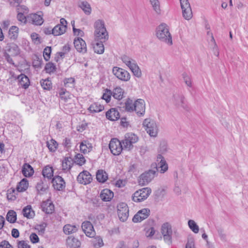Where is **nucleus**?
<instances>
[{
    "mask_svg": "<svg viewBox=\"0 0 248 248\" xmlns=\"http://www.w3.org/2000/svg\"><path fill=\"white\" fill-rule=\"evenodd\" d=\"M94 37L96 41H98L93 46L94 52L101 54L104 52L103 43L108 38V34L105 26V22L103 20L98 19L94 24Z\"/></svg>",
    "mask_w": 248,
    "mask_h": 248,
    "instance_id": "obj_1",
    "label": "nucleus"
},
{
    "mask_svg": "<svg viewBox=\"0 0 248 248\" xmlns=\"http://www.w3.org/2000/svg\"><path fill=\"white\" fill-rule=\"evenodd\" d=\"M156 35L158 39L169 45L172 44V37L167 25L165 23L160 24L156 28Z\"/></svg>",
    "mask_w": 248,
    "mask_h": 248,
    "instance_id": "obj_2",
    "label": "nucleus"
},
{
    "mask_svg": "<svg viewBox=\"0 0 248 248\" xmlns=\"http://www.w3.org/2000/svg\"><path fill=\"white\" fill-rule=\"evenodd\" d=\"M143 127L151 137H156L158 133V127L155 121L150 118L145 119L142 123Z\"/></svg>",
    "mask_w": 248,
    "mask_h": 248,
    "instance_id": "obj_3",
    "label": "nucleus"
},
{
    "mask_svg": "<svg viewBox=\"0 0 248 248\" xmlns=\"http://www.w3.org/2000/svg\"><path fill=\"white\" fill-rule=\"evenodd\" d=\"M152 190L150 187H144L136 191L132 195V200L140 202L146 200L150 195Z\"/></svg>",
    "mask_w": 248,
    "mask_h": 248,
    "instance_id": "obj_4",
    "label": "nucleus"
},
{
    "mask_svg": "<svg viewBox=\"0 0 248 248\" xmlns=\"http://www.w3.org/2000/svg\"><path fill=\"white\" fill-rule=\"evenodd\" d=\"M156 174V171L150 170L141 174L139 177V183L140 185L145 186L150 182Z\"/></svg>",
    "mask_w": 248,
    "mask_h": 248,
    "instance_id": "obj_5",
    "label": "nucleus"
},
{
    "mask_svg": "<svg viewBox=\"0 0 248 248\" xmlns=\"http://www.w3.org/2000/svg\"><path fill=\"white\" fill-rule=\"evenodd\" d=\"M109 148L111 153L114 155H119L123 149L122 142L116 138L111 140L109 144Z\"/></svg>",
    "mask_w": 248,
    "mask_h": 248,
    "instance_id": "obj_6",
    "label": "nucleus"
},
{
    "mask_svg": "<svg viewBox=\"0 0 248 248\" xmlns=\"http://www.w3.org/2000/svg\"><path fill=\"white\" fill-rule=\"evenodd\" d=\"M112 73L119 79L122 81H127L130 78V75L127 71L117 66L113 68Z\"/></svg>",
    "mask_w": 248,
    "mask_h": 248,
    "instance_id": "obj_7",
    "label": "nucleus"
},
{
    "mask_svg": "<svg viewBox=\"0 0 248 248\" xmlns=\"http://www.w3.org/2000/svg\"><path fill=\"white\" fill-rule=\"evenodd\" d=\"M118 216L120 220L123 222L125 221L129 216V208L125 203H120L118 205Z\"/></svg>",
    "mask_w": 248,
    "mask_h": 248,
    "instance_id": "obj_8",
    "label": "nucleus"
},
{
    "mask_svg": "<svg viewBox=\"0 0 248 248\" xmlns=\"http://www.w3.org/2000/svg\"><path fill=\"white\" fill-rule=\"evenodd\" d=\"M156 161L157 164H155V170H156V172L158 171L160 173H163L168 170V164L161 155L159 154L157 155Z\"/></svg>",
    "mask_w": 248,
    "mask_h": 248,
    "instance_id": "obj_9",
    "label": "nucleus"
},
{
    "mask_svg": "<svg viewBox=\"0 0 248 248\" xmlns=\"http://www.w3.org/2000/svg\"><path fill=\"white\" fill-rule=\"evenodd\" d=\"M150 210L148 208L140 210L133 217L132 221L134 223L140 222L147 218L150 215Z\"/></svg>",
    "mask_w": 248,
    "mask_h": 248,
    "instance_id": "obj_10",
    "label": "nucleus"
},
{
    "mask_svg": "<svg viewBox=\"0 0 248 248\" xmlns=\"http://www.w3.org/2000/svg\"><path fill=\"white\" fill-rule=\"evenodd\" d=\"M81 228L83 232L87 237L93 238L95 236L96 233L93 226L90 221H84L82 223Z\"/></svg>",
    "mask_w": 248,
    "mask_h": 248,
    "instance_id": "obj_11",
    "label": "nucleus"
},
{
    "mask_svg": "<svg viewBox=\"0 0 248 248\" xmlns=\"http://www.w3.org/2000/svg\"><path fill=\"white\" fill-rule=\"evenodd\" d=\"M161 230L164 240L166 242H170L172 234L171 226L168 222L165 223L162 225Z\"/></svg>",
    "mask_w": 248,
    "mask_h": 248,
    "instance_id": "obj_12",
    "label": "nucleus"
},
{
    "mask_svg": "<svg viewBox=\"0 0 248 248\" xmlns=\"http://www.w3.org/2000/svg\"><path fill=\"white\" fill-rule=\"evenodd\" d=\"M52 186L55 190L62 191L65 187V182L64 179L59 175H55L51 181Z\"/></svg>",
    "mask_w": 248,
    "mask_h": 248,
    "instance_id": "obj_13",
    "label": "nucleus"
},
{
    "mask_svg": "<svg viewBox=\"0 0 248 248\" xmlns=\"http://www.w3.org/2000/svg\"><path fill=\"white\" fill-rule=\"evenodd\" d=\"M134 111L137 115L141 117L144 115L145 111V103L144 100L138 99L135 101Z\"/></svg>",
    "mask_w": 248,
    "mask_h": 248,
    "instance_id": "obj_14",
    "label": "nucleus"
},
{
    "mask_svg": "<svg viewBox=\"0 0 248 248\" xmlns=\"http://www.w3.org/2000/svg\"><path fill=\"white\" fill-rule=\"evenodd\" d=\"M78 183L83 185H87L92 181V177L90 172L87 170H83L80 172L77 177Z\"/></svg>",
    "mask_w": 248,
    "mask_h": 248,
    "instance_id": "obj_15",
    "label": "nucleus"
},
{
    "mask_svg": "<svg viewBox=\"0 0 248 248\" xmlns=\"http://www.w3.org/2000/svg\"><path fill=\"white\" fill-rule=\"evenodd\" d=\"M75 47L79 52L85 53L87 51L86 44L81 37H78L74 41Z\"/></svg>",
    "mask_w": 248,
    "mask_h": 248,
    "instance_id": "obj_16",
    "label": "nucleus"
},
{
    "mask_svg": "<svg viewBox=\"0 0 248 248\" xmlns=\"http://www.w3.org/2000/svg\"><path fill=\"white\" fill-rule=\"evenodd\" d=\"M41 207L42 210L46 214H52L54 211V205L50 200L43 202Z\"/></svg>",
    "mask_w": 248,
    "mask_h": 248,
    "instance_id": "obj_17",
    "label": "nucleus"
},
{
    "mask_svg": "<svg viewBox=\"0 0 248 248\" xmlns=\"http://www.w3.org/2000/svg\"><path fill=\"white\" fill-rule=\"evenodd\" d=\"M15 78L18 79L19 86L25 89H27L30 85V79L25 74H21Z\"/></svg>",
    "mask_w": 248,
    "mask_h": 248,
    "instance_id": "obj_18",
    "label": "nucleus"
},
{
    "mask_svg": "<svg viewBox=\"0 0 248 248\" xmlns=\"http://www.w3.org/2000/svg\"><path fill=\"white\" fill-rule=\"evenodd\" d=\"M173 98L176 105L183 108L186 110H188V106L186 103V101L183 95H173Z\"/></svg>",
    "mask_w": 248,
    "mask_h": 248,
    "instance_id": "obj_19",
    "label": "nucleus"
},
{
    "mask_svg": "<svg viewBox=\"0 0 248 248\" xmlns=\"http://www.w3.org/2000/svg\"><path fill=\"white\" fill-rule=\"evenodd\" d=\"M106 116L108 119L112 121L117 120L120 117L119 111L115 108H111L107 111Z\"/></svg>",
    "mask_w": 248,
    "mask_h": 248,
    "instance_id": "obj_20",
    "label": "nucleus"
},
{
    "mask_svg": "<svg viewBox=\"0 0 248 248\" xmlns=\"http://www.w3.org/2000/svg\"><path fill=\"white\" fill-rule=\"evenodd\" d=\"M113 192L108 188L103 189L100 194L101 200L104 202L110 201L113 197Z\"/></svg>",
    "mask_w": 248,
    "mask_h": 248,
    "instance_id": "obj_21",
    "label": "nucleus"
},
{
    "mask_svg": "<svg viewBox=\"0 0 248 248\" xmlns=\"http://www.w3.org/2000/svg\"><path fill=\"white\" fill-rule=\"evenodd\" d=\"M79 148L81 153L86 154L92 150L93 145L89 141L84 140L80 143Z\"/></svg>",
    "mask_w": 248,
    "mask_h": 248,
    "instance_id": "obj_22",
    "label": "nucleus"
},
{
    "mask_svg": "<svg viewBox=\"0 0 248 248\" xmlns=\"http://www.w3.org/2000/svg\"><path fill=\"white\" fill-rule=\"evenodd\" d=\"M66 244L68 247L71 248H78L81 245L80 241L77 238L69 236L66 239Z\"/></svg>",
    "mask_w": 248,
    "mask_h": 248,
    "instance_id": "obj_23",
    "label": "nucleus"
},
{
    "mask_svg": "<svg viewBox=\"0 0 248 248\" xmlns=\"http://www.w3.org/2000/svg\"><path fill=\"white\" fill-rule=\"evenodd\" d=\"M104 109L103 105H101L98 102H94L88 108V110L91 113H99Z\"/></svg>",
    "mask_w": 248,
    "mask_h": 248,
    "instance_id": "obj_24",
    "label": "nucleus"
},
{
    "mask_svg": "<svg viewBox=\"0 0 248 248\" xmlns=\"http://www.w3.org/2000/svg\"><path fill=\"white\" fill-rule=\"evenodd\" d=\"M22 213L24 217L28 219L33 218L35 215V212L31 205H28L24 207Z\"/></svg>",
    "mask_w": 248,
    "mask_h": 248,
    "instance_id": "obj_25",
    "label": "nucleus"
},
{
    "mask_svg": "<svg viewBox=\"0 0 248 248\" xmlns=\"http://www.w3.org/2000/svg\"><path fill=\"white\" fill-rule=\"evenodd\" d=\"M73 165V160L71 157H65L62 160V169L66 172L70 170Z\"/></svg>",
    "mask_w": 248,
    "mask_h": 248,
    "instance_id": "obj_26",
    "label": "nucleus"
},
{
    "mask_svg": "<svg viewBox=\"0 0 248 248\" xmlns=\"http://www.w3.org/2000/svg\"><path fill=\"white\" fill-rule=\"evenodd\" d=\"M124 90L120 87L115 88L112 92V96L116 99L120 100L124 97Z\"/></svg>",
    "mask_w": 248,
    "mask_h": 248,
    "instance_id": "obj_27",
    "label": "nucleus"
},
{
    "mask_svg": "<svg viewBox=\"0 0 248 248\" xmlns=\"http://www.w3.org/2000/svg\"><path fill=\"white\" fill-rule=\"evenodd\" d=\"M22 172L25 177H30L33 175L34 170L29 164L25 163L23 166Z\"/></svg>",
    "mask_w": 248,
    "mask_h": 248,
    "instance_id": "obj_28",
    "label": "nucleus"
},
{
    "mask_svg": "<svg viewBox=\"0 0 248 248\" xmlns=\"http://www.w3.org/2000/svg\"><path fill=\"white\" fill-rule=\"evenodd\" d=\"M54 170L53 168L49 165H47L44 167L42 170V174L45 178L48 179H52L53 177Z\"/></svg>",
    "mask_w": 248,
    "mask_h": 248,
    "instance_id": "obj_29",
    "label": "nucleus"
},
{
    "mask_svg": "<svg viewBox=\"0 0 248 248\" xmlns=\"http://www.w3.org/2000/svg\"><path fill=\"white\" fill-rule=\"evenodd\" d=\"M36 188L39 194H43L47 190L48 186L46 183H45L43 181L40 180L37 183Z\"/></svg>",
    "mask_w": 248,
    "mask_h": 248,
    "instance_id": "obj_30",
    "label": "nucleus"
},
{
    "mask_svg": "<svg viewBox=\"0 0 248 248\" xmlns=\"http://www.w3.org/2000/svg\"><path fill=\"white\" fill-rule=\"evenodd\" d=\"M97 180L100 182L103 183L108 179V174L103 170H99L96 172V174Z\"/></svg>",
    "mask_w": 248,
    "mask_h": 248,
    "instance_id": "obj_31",
    "label": "nucleus"
},
{
    "mask_svg": "<svg viewBox=\"0 0 248 248\" xmlns=\"http://www.w3.org/2000/svg\"><path fill=\"white\" fill-rule=\"evenodd\" d=\"M66 30L65 26H62V25H57L52 29L51 31L52 34L54 36H59L65 33Z\"/></svg>",
    "mask_w": 248,
    "mask_h": 248,
    "instance_id": "obj_32",
    "label": "nucleus"
},
{
    "mask_svg": "<svg viewBox=\"0 0 248 248\" xmlns=\"http://www.w3.org/2000/svg\"><path fill=\"white\" fill-rule=\"evenodd\" d=\"M78 229V226L71 224H66L64 226L63 231L65 234H70L77 232Z\"/></svg>",
    "mask_w": 248,
    "mask_h": 248,
    "instance_id": "obj_33",
    "label": "nucleus"
},
{
    "mask_svg": "<svg viewBox=\"0 0 248 248\" xmlns=\"http://www.w3.org/2000/svg\"><path fill=\"white\" fill-rule=\"evenodd\" d=\"M19 29L16 26L10 27L8 31V37L12 40H16L18 35Z\"/></svg>",
    "mask_w": 248,
    "mask_h": 248,
    "instance_id": "obj_34",
    "label": "nucleus"
},
{
    "mask_svg": "<svg viewBox=\"0 0 248 248\" xmlns=\"http://www.w3.org/2000/svg\"><path fill=\"white\" fill-rule=\"evenodd\" d=\"M79 7L83 11L86 15H90L92 12V8L90 4L86 1H82Z\"/></svg>",
    "mask_w": 248,
    "mask_h": 248,
    "instance_id": "obj_35",
    "label": "nucleus"
},
{
    "mask_svg": "<svg viewBox=\"0 0 248 248\" xmlns=\"http://www.w3.org/2000/svg\"><path fill=\"white\" fill-rule=\"evenodd\" d=\"M130 70L132 71L134 76L138 78H140L141 76V72L139 67L135 61L129 67Z\"/></svg>",
    "mask_w": 248,
    "mask_h": 248,
    "instance_id": "obj_36",
    "label": "nucleus"
},
{
    "mask_svg": "<svg viewBox=\"0 0 248 248\" xmlns=\"http://www.w3.org/2000/svg\"><path fill=\"white\" fill-rule=\"evenodd\" d=\"M29 183L26 178H23L18 183L16 189L18 192H23L27 190L28 187Z\"/></svg>",
    "mask_w": 248,
    "mask_h": 248,
    "instance_id": "obj_37",
    "label": "nucleus"
},
{
    "mask_svg": "<svg viewBox=\"0 0 248 248\" xmlns=\"http://www.w3.org/2000/svg\"><path fill=\"white\" fill-rule=\"evenodd\" d=\"M91 242L94 248H100L104 245L102 238L100 236H94Z\"/></svg>",
    "mask_w": 248,
    "mask_h": 248,
    "instance_id": "obj_38",
    "label": "nucleus"
},
{
    "mask_svg": "<svg viewBox=\"0 0 248 248\" xmlns=\"http://www.w3.org/2000/svg\"><path fill=\"white\" fill-rule=\"evenodd\" d=\"M9 129L11 132L14 135L15 138H17L21 136V131L20 127L15 124L9 125Z\"/></svg>",
    "mask_w": 248,
    "mask_h": 248,
    "instance_id": "obj_39",
    "label": "nucleus"
},
{
    "mask_svg": "<svg viewBox=\"0 0 248 248\" xmlns=\"http://www.w3.org/2000/svg\"><path fill=\"white\" fill-rule=\"evenodd\" d=\"M31 18L33 23L36 25H41L44 22L43 17L37 14L32 15Z\"/></svg>",
    "mask_w": 248,
    "mask_h": 248,
    "instance_id": "obj_40",
    "label": "nucleus"
},
{
    "mask_svg": "<svg viewBox=\"0 0 248 248\" xmlns=\"http://www.w3.org/2000/svg\"><path fill=\"white\" fill-rule=\"evenodd\" d=\"M7 220L11 223H15L16 220V213L14 210H10L6 215Z\"/></svg>",
    "mask_w": 248,
    "mask_h": 248,
    "instance_id": "obj_41",
    "label": "nucleus"
},
{
    "mask_svg": "<svg viewBox=\"0 0 248 248\" xmlns=\"http://www.w3.org/2000/svg\"><path fill=\"white\" fill-rule=\"evenodd\" d=\"M63 84L66 88H74L75 86V79L71 77L65 78L63 79Z\"/></svg>",
    "mask_w": 248,
    "mask_h": 248,
    "instance_id": "obj_42",
    "label": "nucleus"
},
{
    "mask_svg": "<svg viewBox=\"0 0 248 248\" xmlns=\"http://www.w3.org/2000/svg\"><path fill=\"white\" fill-rule=\"evenodd\" d=\"M40 84L44 90L49 91L52 87L51 81L49 78L41 80Z\"/></svg>",
    "mask_w": 248,
    "mask_h": 248,
    "instance_id": "obj_43",
    "label": "nucleus"
},
{
    "mask_svg": "<svg viewBox=\"0 0 248 248\" xmlns=\"http://www.w3.org/2000/svg\"><path fill=\"white\" fill-rule=\"evenodd\" d=\"M125 110L128 112H133L134 111L135 102L133 103V101L128 98L125 102Z\"/></svg>",
    "mask_w": 248,
    "mask_h": 248,
    "instance_id": "obj_44",
    "label": "nucleus"
},
{
    "mask_svg": "<svg viewBox=\"0 0 248 248\" xmlns=\"http://www.w3.org/2000/svg\"><path fill=\"white\" fill-rule=\"evenodd\" d=\"M58 144L57 141L53 139L46 142V146L51 152H55L58 147Z\"/></svg>",
    "mask_w": 248,
    "mask_h": 248,
    "instance_id": "obj_45",
    "label": "nucleus"
},
{
    "mask_svg": "<svg viewBox=\"0 0 248 248\" xmlns=\"http://www.w3.org/2000/svg\"><path fill=\"white\" fill-rule=\"evenodd\" d=\"M183 17L187 20H190L192 17V12L191 8L182 9Z\"/></svg>",
    "mask_w": 248,
    "mask_h": 248,
    "instance_id": "obj_46",
    "label": "nucleus"
},
{
    "mask_svg": "<svg viewBox=\"0 0 248 248\" xmlns=\"http://www.w3.org/2000/svg\"><path fill=\"white\" fill-rule=\"evenodd\" d=\"M75 162L79 166H82L85 163L86 159L83 155L81 154H78L75 156Z\"/></svg>",
    "mask_w": 248,
    "mask_h": 248,
    "instance_id": "obj_47",
    "label": "nucleus"
},
{
    "mask_svg": "<svg viewBox=\"0 0 248 248\" xmlns=\"http://www.w3.org/2000/svg\"><path fill=\"white\" fill-rule=\"evenodd\" d=\"M188 225L193 232L197 233L199 231V227L196 222L193 220H189Z\"/></svg>",
    "mask_w": 248,
    "mask_h": 248,
    "instance_id": "obj_48",
    "label": "nucleus"
},
{
    "mask_svg": "<svg viewBox=\"0 0 248 248\" xmlns=\"http://www.w3.org/2000/svg\"><path fill=\"white\" fill-rule=\"evenodd\" d=\"M125 138H127L131 143L134 144L137 142L138 140V136L134 133H129L125 135Z\"/></svg>",
    "mask_w": 248,
    "mask_h": 248,
    "instance_id": "obj_49",
    "label": "nucleus"
},
{
    "mask_svg": "<svg viewBox=\"0 0 248 248\" xmlns=\"http://www.w3.org/2000/svg\"><path fill=\"white\" fill-rule=\"evenodd\" d=\"M59 94L61 99L63 100L65 102L69 99V95H66V94H69V93L64 88H61L59 91Z\"/></svg>",
    "mask_w": 248,
    "mask_h": 248,
    "instance_id": "obj_50",
    "label": "nucleus"
},
{
    "mask_svg": "<svg viewBox=\"0 0 248 248\" xmlns=\"http://www.w3.org/2000/svg\"><path fill=\"white\" fill-rule=\"evenodd\" d=\"M112 91L110 90L106 89L103 93L102 99L105 100L107 103H109L111 99Z\"/></svg>",
    "mask_w": 248,
    "mask_h": 248,
    "instance_id": "obj_51",
    "label": "nucleus"
},
{
    "mask_svg": "<svg viewBox=\"0 0 248 248\" xmlns=\"http://www.w3.org/2000/svg\"><path fill=\"white\" fill-rule=\"evenodd\" d=\"M154 10L159 14L160 13V4L158 0H150Z\"/></svg>",
    "mask_w": 248,
    "mask_h": 248,
    "instance_id": "obj_52",
    "label": "nucleus"
},
{
    "mask_svg": "<svg viewBox=\"0 0 248 248\" xmlns=\"http://www.w3.org/2000/svg\"><path fill=\"white\" fill-rule=\"evenodd\" d=\"M45 70L47 73H51L56 70V67L54 63L52 62H48L46 64Z\"/></svg>",
    "mask_w": 248,
    "mask_h": 248,
    "instance_id": "obj_53",
    "label": "nucleus"
},
{
    "mask_svg": "<svg viewBox=\"0 0 248 248\" xmlns=\"http://www.w3.org/2000/svg\"><path fill=\"white\" fill-rule=\"evenodd\" d=\"M121 60L128 67L132 64L135 61L132 59L128 56L124 55L121 57Z\"/></svg>",
    "mask_w": 248,
    "mask_h": 248,
    "instance_id": "obj_54",
    "label": "nucleus"
},
{
    "mask_svg": "<svg viewBox=\"0 0 248 248\" xmlns=\"http://www.w3.org/2000/svg\"><path fill=\"white\" fill-rule=\"evenodd\" d=\"M51 53V47L50 46H46L44 49L43 56H44V59L46 61H48L49 60Z\"/></svg>",
    "mask_w": 248,
    "mask_h": 248,
    "instance_id": "obj_55",
    "label": "nucleus"
},
{
    "mask_svg": "<svg viewBox=\"0 0 248 248\" xmlns=\"http://www.w3.org/2000/svg\"><path fill=\"white\" fill-rule=\"evenodd\" d=\"M31 37L32 42L35 44L38 45V44H41V39H40V37H39V35L37 33H36L35 32L32 33L31 34Z\"/></svg>",
    "mask_w": 248,
    "mask_h": 248,
    "instance_id": "obj_56",
    "label": "nucleus"
},
{
    "mask_svg": "<svg viewBox=\"0 0 248 248\" xmlns=\"http://www.w3.org/2000/svg\"><path fill=\"white\" fill-rule=\"evenodd\" d=\"M122 143L123 144L124 148L127 149L128 150H130L133 147V144L125 137L124 139L122 140Z\"/></svg>",
    "mask_w": 248,
    "mask_h": 248,
    "instance_id": "obj_57",
    "label": "nucleus"
},
{
    "mask_svg": "<svg viewBox=\"0 0 248 248\" xmlns=\"http://www.w3.org/2000/svg\"><path fill=\"white\" fill-rule=\"evenodd\" d=\"M23 0H8L10 5L13 7H16L20 6Z\"/></svg>",
    "mask_w": 248,
    "mask_h": 248,
    "instance_id": "obj_58",
    "label": "nucleus"
},
{
    "mask_svg": "<svg viewBox=\"0 0 248 248\" xmlns=\"http://www.w3.org/2000/svg\"><path fill=\"white\" fill-rule=\"evenodd\" d=\"M182 9L191 8L188 0H180Z\"/></svg>",
    "mask_w": 248,
    "mask_h": 248,
    "instance_id": "obj_59",
    "label": "nucleus"
},
{
    "mask_svg": "<svg viewBox=\"0 0 248 248\" xmlns=\"http://www.w3.org/2000/svg\"><path fill=\"white\" fill-rule=\"evenodd\" d=\"M62 144L65 148L69 149L71 146V140L67 138H65L62 141Z\"/></svg>",
    "mask_w": 248,
    "mask_h": 248,
    "instance_id": "obj_60",
    "label": "nucleus"
},
{
    "mask_svg": "<svg viewBox=\"0 0 248 248\" xmlns=\"http://www.w3.org/2000/svg\"><path fill=\"white\" fill-rule=\"evenodd\" d=\"M186 248H196L194 240L193 238H188L186 245Z\"/></svg>",
    "mask_w": 248,
    "mask_h": 248,
    "instance_id": "obj_61",
    "label": "nucleus"
},
{
    "mask_svg": "<svg viewBox=\"0 0 248 248\" xmlns=\"http://www.w3.org/2000/svg\"><path fill=\"white\" fill-rule=\"evenodd\" d=\"M18 248H30V246L27 243L26 241L22 240L18 242Z\"/></svg>",
    "mask_w": 248,
    "mask_h": 248,
    "instance_id": "obj_62",
    "label": "nucleus"
},
{
    "mask_svg": "<svg viewBox=\"0 0 248 248\" xmlns=\"http://www.w3.org/2000/svg\"><path fill=\"white\" fill-rule=\"evenodd\" d=\"M30 239L31 241L33 244L38 242L39 240L38 235L35 233H31Z\"/></svg>",
    "mask_w": 248,
    "mask_h": 248,
    "instance_id": "obj_63",
    "label": "nucleus"
},
{
    "mask_svg": "<svg viewBox=\"0 0 248 248\" xmlns=\"http://www.w3.org/2000/svg\"><path fill=\"white\" fill-rule=\"evenodd\" d=\"M0 248H12V247L8 241L3 240L0 244Z\"/></svg>",
    "mask_w": 248,
    "mask_h": 248,
    "instance_id": "obj_64",
    "label": "nucleus"
}]
</instances>
